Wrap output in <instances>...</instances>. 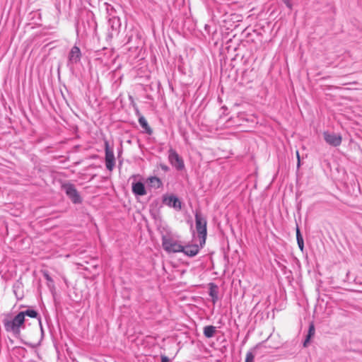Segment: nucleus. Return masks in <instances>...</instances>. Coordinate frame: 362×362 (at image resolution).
Instances as JSON below:
<instances>
[{"mask_svg":"<svg viewBox=\"0 0 362 362\" xmlns=\"http://www.w3.org/2000/svg\"><path fill=\"white\" fill-rule=\"evenodd\" d=\"M206 224L207 221L206 218L204 216H202L201 213L196 212L195 225L196 230L199 238L201 247H203L206 243L207 235Z\"/></svg>","mask_w":362,"mask_h":362,"instance_id":"f257e3e1","label":"nucleus"},{"mask_svg":"<svg viewBox=\"0 0 362 362\" xmlns=\"http://www.w3.org/2000/svg\"><path fill=\"white\" fill-rule=\"evenodd\" d=\"M162 246L168 253L181 252L183 250V245H182L178 240L170 235L163 236Z\"/></svg>","mask_w":362,"mask_h":362,"instance_id":"f03ea898","label":"nucleus"},{"mask_svg":"<svg viewBox=\"0 0 362 362\" xmlns=\"http://www.w3.org/2000/svg\"><path fill=\"white\" fill-rule=\"evenodd\" d=\"M4 325L8 332L19 336L21 327L23 325V312H20L12 320H5Z\"/></svg>","mask_w":362,"mask_h":362,"instance_id":"7ed1b4c3","label":"nucleus"},{"mask_svg":"<svg viewBox=\"0 0 362 362\" xmlns=\"http://www.w3.org/2000/svg\"><path fill=\"white\" fill-rule=\"evenodd\" d=\"M62 189L74 204L82 202L83 199L74 184L69 182H64L62 185Z\"/></svg>","mask_w":362,"mask_h":362,"instance_id":"20e7f679","label":"nucleus"},{"mask_svg":"<svg viewBox=\"0 0 362 362\" xmlns=\"http://www.w3.org/2000/svg\"><path fill=\"white\" fill-rule=\"evenodd\" d=\"M105 166L109 171H112L115 165V158L112 148L110 147L108 141H105Z\"/></svg>","mask_w":362,"mask_h":362,"instance_id":"39448f33","label":"nucleus"},{"mask_svg":"<svg viewBox=\"0 0 362 362\" xmlns=\"http://www.w3.org/2000/svg\"><path fill=\"white\" fill-rule=\"evenodd\" d=\"M168 153V160L170 164L177 170H183L185 168L184 161L179 154L173 148H170Z\"/></svg>","mask_w":362,"mask_h":362,"instance_id":"423d86ee","label":"nucleus"},{"mask_svg":"<svg viewBox=\"0 0 362 362\" xmlns=\"http://www.w3.org/2000/svg\"><path fill=\"white\" fill-rule=\"evenodd\" d=\"M81 58V52L78 47L74 46L68 56V66L74 65L80 62Z\"/></svg>","mask_w":362,"mask_h":362,"instance_id":"0eeeda50","label":"nucleus"},{"mask_svg":"<svg viewBox=\"0 0 362 362\" xmlns=\"http://www.w3.org/2000/svg\"><path fill=\"white\" fill-rule=\"evenodd\" d=\"M323 136L325 141L332 146H339L341 143V136L339 134L325 132Z\"/></svg>","mask_w":362,"mask_h":362,"instance_id":"6e6552de","label":"nucleus"},{"mask_svg":"<svg viewBox=\"0 0 362 362\" xmlns=\"http://www.w3.org/2000/svg\"><path fill=\"white\" fill-rule=\"evenodd\" d=\"M109 35L112 36L114 34H117L121 27L120 18L117 16H112L108 20Z\"/></svg>","mask_w":362,"mask_h":362,"instance_id":"1a4fd4ad","label":"nucleus"},{"mask_svg":"<svg viewBox=\"0 0 362 362\" xmlns=\"http://www.w3.org/2000/svg\"><path fill=\"white\" fill-rule=\"evenodd\" d=\"M163 202L164 204L175 209H181L182 204L179 199L175 195L163 196Z\"/></svg>","mask_w":362,"mask_h":362,"instance_id":"9d476101","label":"nucleus"},{"mask_svg":"<svg viewBox=\"0 0 362 362\" xmlns=\"http://www.w3.org/2000/svg\"><path fill=\"white\" fill-rule=\"evenodd\" d=\"M201 245L197 244H191L183 246V250L181 252H183L185 255L193 257L196 256L202 248Z\"/></svg>","mask_w":362,"mask_h":362,"instance_id":"9b49d317","label":"nucleus"},{"mask_svg":"<svg viewBox=\"0 0 362 362\" xmlns=\"http://www.w3.org/2000/svg\"><path fill=\"white\" fill-rule=\"evenodd\" d=\"M132 190L133 194L136 196H144L147 193L144 184L141 182H133Z\"/></svg>","mask_w":362,"mask_h":362,"instance_id":"f8f14e48","label":"nucleus"},{"mask_svg":"<svg viewBox=\"0 0 362 362\" xmlns=\"http://www.w3.org/2000/svg\"><path fill=\"white\" fill-rule=\"evenodd\" d=\"M42 273L43 278L45 280V283L49 288V291L52 294H54L55 293V286L52 277L50 276L49 273L47 270L42 271Z\"/></svg>","mask_w":362,"mask_h":362,"instance_id":"ddd939ff","label":"nucleus"},{"mask_svg":"<svg viewBox=\"0 0 362 362\" xmlns=\"http://www.w3.org/2000/svg\"><path fill=\"white\" fill-rule=\"evenodd\" d=\"M315 333V328L313 322H311L309 325L308 332L306 335V337L303 341V346L307 347L310 343V341L313 337H314Z\"/></svg>","mask_w":362,"mask_h":362,"instance_id":"4468645a","label":"nucleus"},{"mask_svg":"<svg viewBox=\"0 0 362 362\" xmlns=\"http://www.w3.org/2000/svg\"><path fill=\"white\" fill-rule=\"evenodd\" d=\"M139 123L141 127L146 131V132L151 135L153 133L152 129L149 127L146 119L144 116H140L139 118Z\"/></svg>","mask_w":362,"mask_h":362,"instance_id":"2eb2a0df","label":"nucleus"},{"mask_svg":"<svg viewBox=\"0 0 362 362\" xmlns=\"http://www.w3.org/2000/svg\"><path fill=\"white\" fill-rule=\"evenodd\" d=\"M216 332V328L213 325H208L204 327V334L206 338L213 337Z\"/></svg>","mask_w":362,"mask_h":362,"instance_id":"dca6fc26","label":"nucleus"},{"mask_svg":"<svg viewBox=\"0 0 362 362\" xmlns=\"http://www.w3.org/2000/svg\"><path fill=\"white\" fill-rule=\"evenodd\" d=\"M296 240L299 248L300 249L301 251H303L304 247V242L303 236L300 234V229L298 226L296 228Z\"/></svg>","mask_w":362,"mask_h":362,"instance_id":"f3484780","label":"nucleus"},{"mask_svg":"<svg viewBox=\"0 0 362 362\" xmlns=\"http://www.w3.org/2000/svg\"><path fill=\"white\" fill-rule=\"evenodd\" d=\"M148 180L151 186L155 188H160L163 185L160 179L157 177H151Z\"/></svg>","mask_w":362,"mask_h":362,"instance_id":"a211bd4d","label":"nucleus"},{"mask_svg":"<svg viewBox=\"0 0 362 362\" xmlns=\"http://www.w3.org/2000/svg\"><path fill=\"white\" fill-rule=\"evenodd\" d=\"M25 315L32 318H36L39 315L36 310L33 309H28L24 311V316Z\"/></svg>","mask_w":362,"mask_h":362,"instance_id":"6ab92c4d","label":"nucleus"},{"mask_svg":"<svg viewBox=\"0 0 362 362\" xmlns=\"http://www.w3.org/2000/svg\"><path fill=\"white\" fill-rule=\"evenodd\" d=\"M255 355L251 351H248L246 354L245 362H254Z\"/></svg>","mask_w":362,"mask_h":362,"instance_id":"aec40b11","label":"nucleus"},{"mask_svg":"<svg viewBox=\"0 0 362 362\" xmlns=\"http://www.w3.org/2000/svg\"><path fill=\"white\" fill-rule=\"evenodd\" d=\"M159 166L164 172H168L170 170V168L164 163H160Z\"/></svg>","mask_w":362,"mask_h":362,"instance_id":"412c9836","label":"nucleus"},{"mask_svg":"<svg viewBox=\"0 0 362 362\" xmlns=\"http://www.w3.org/2000/svg\"><path fill=\"white\" fill-rule=\"evenodd\" d=\"M282 1L286 5V6L289 8H292V4L290 0H282Z\"/></svg>","mask_w":362,"mask_h":362,"instance_id":"4be33fe9","label":"nucleus"},{"mask_svg":"<svg viewBox=\"0 0 362 362\" xmlns=\"http://www.w3.org/2000/svg\"><path fill=\"white\" fill-rule=\"evenodd\" d=\"M161 362H170V358L166 356H161Z\"/></svg>","mask_w":362,"mask_h":362,"instance_id":"5701e85b","label":"nucleus"},{"mask_svg":"<svg viewBox=\"0 0 362 362\" xmlns=\"http://www.w3.org/2000/svg\"><path fill=\"white\" fill-rule=\"evenodd\" d=\"M296 154H297V158H298V165L299 166L300 165V156H299L298 151H297Z\"/></svg>","mask_w":362,"mask_h":362,"instance_id":"b1692460","label":"nucleus"},{"mask_svg":"<svg viewBox=\"0 0 362 362\" xmlns=\"http://www.w3.org/2000/svg\"><path fill=\"white\" fill-rule=\"evenodd\" d=\"M213 297V301L214 303H215L216 300H218V296L217 295H215V296H211Z\"/></svg>","mask_w":362,"mask_h":362,"instance_id":"393cba45","label":"nucleus"},{"mask_svg":"<svg viewBox=\"0 0 362 362\" xmlns=\"http://www.w3.org/2000/svg\"><path fill=\"white\" fill-rule=\"evenodd\" d=\"M210 295H212L213 294V291L211 290L210 293H209Z\"/></svg>","mask_w":362,"mask_h":362,"instance_id":"a878e982","label":"nucleus"}]
</instances>
